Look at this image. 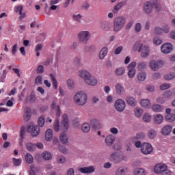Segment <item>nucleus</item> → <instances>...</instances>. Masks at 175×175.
<instances>
[{"mask_svg": "<svg viewBox=\"0 0 175 175\" xmlns=\"http://www.w3.org/2000/svg\"><path fill=\"white\" fill-rule=\"evenodd\" d=\"M122 50H124V46H120L115 50L114 54H116V55H118V54H120Z\"/></svg>", "mask_w": 175, "mask_h": 175, "instance_id": "nucleus-62", "label": "nucleus"}, {"mask_svg": "<svg viewBox=\"0 0 175 175\" xmlns=\"http://www.w3.org/2000/svg\"><path fill=\"white\" fill-rule=\"evenodd\" d=\"M59 139H60V142L63 144H66V143H68V135H66V133H62L60 134Z\"/></svg>", "mask_w": 175, "mask_h": 175, "instance_id": "nucleus-34", "label": "nucleus"}, {"mask_svg": "<svg viewBox=\"0 0 175 175\" xmlns=\"http://www.w3.org/2000/svg\"><path fill=\"white\" fill-rule=\"evenodd\" d=\"M53 131L51 129H48L45 134L46 140L50 142V140L53 139Z\"/></svg>", "mask_w": 175, "mask_h": 175, "instance_id": "nucleus-37", "label": "nucleus"}, {"mask_svg": "<svg viewBox=\"0 0 175 175\" xmlns=\"http://www.w3.org/2000/svg\"><path fill=\"white\" fill-rule=\"evenodd\" d=\"M133 24H135V21L133 20L130 21L126 25V31H130L131 28L133 27Z\"/></svg>", "mask_w": 175, "mask_h": 175, "instance_id": "nucleus-56", "label": "nucleus"}, {"mask_svg": "<svg viewBox=\"0 0 175 175\" xmlns=\"http://www.w3.org/2000/svg\"><path fill=\"white\" fill-rule=\"evenodd\" d=\"M153 33H154V35H162V33H163V29L157 27L154 28Z\"/></svg>", "mask_w": 175, "mask_h": 175, "instance_id": "nucleus-50", "label": "nucleus"}, {"mask_svg": "<svg viewBox=\"0 0 175 175\" xmlns=\"http://www.w3.org/2000/svg\"><path fill=\"white\" fill-rule=\"evenodd\" d=\"M135 31L137 32V33H139L140 31H142V23H137L135 25Z\"/></svg>", "mask_w": 175, "mask_h": 175, "instance_id": "nucleus-58", "label": "nucleus"}, {"mask_svg": "<svg viewBox=\"0 0 175 175\" xmlns=\"http://www.w3.org/2000/svg\"><path fill=\"white\" fill-rule=\"evenodd\" d=\"M170 88V85L169 83H163L160 85V90H162L163 91H165V90H169Z\"/></svg>", "mask_w": 175, "mask_h": 175, "instance_id": "nucleus-60", "label": "nucleus"}, {"mask_svg": "<svg viewBox=\"0 0 175 175\" xmlns=\"http://www.w3.org/2000/svg\"><path fill=\"white\" fill-rule=\"evenodd\" d=\"M115 91L118 95H123V94L125 92V88L122 84L118 83L115 86Z\"/></svg>", "mask_w": 175, "mask_h": 175, "instance_id": "nucleus-18", "label": "nucleus"}, {"mask_svg": "<svg viewBox=\"0 0 175 175\" xmlns=\"http://www.w3.org/2000/svg\"><path fill=\"white\" fill-rule=\"evenodd\" d=\"M141 105L145 109H150L151 107V102L148 99L141 100Z\"/></svg>", "mask_w": 175, "mask_h": 175, "instance_id": "nucleus-27", "label": "nucleus"}, {"mask_svg": "<svg viewBox=\"0 0 175 175\" xmlns=\"http://www.w3.org/2000/svg\"><path fill=\"white\" fill-rule=\"evenodd\" d=\"M44 72V67H43V66L42 65L38 66V67L37 68V73L42 74Z\"/></svg>", "mask_w": 175, "mask_h": 175, "instance_id": "nucleus-63", "label": "nucleus"}, {"mask_svg": "<svg viewBox=\"0 0 175 175\" xmlns=\"http://www.w3.org/2000/svg\"><path fill=\"white\" fill-rule=\"evenodd\" d=\"M125 72H126L125 67H118L115 70V75L116 76H124L125 75Z\"/></svg>", "mask_w": 175, "mask_h": 175, "instance_id": "nucleus-23", "label": "nucleus"}, {"mask_svg": "<svg viewBox=\"0 0 175 175\" xmlns=\"http://www.w3.org/2000/svg\"><path fill=\"white\" fill-rule=\"evenodd\" d=\"M107 53H108L107 47H103L100 51L99 59H104L105 57L107 55Z\"/></svg>", "mask_w": 175, "mask_h": 175, "instance_id": "nucleus-30", "label": "nucleus"}, {"mask_svg": "<svg viewBox=\"0 0 175 175\" xmlns=\"http://www.w3.org/2000/svg\"><path fill=\"white\" fill-rule=\"evenodd\" d=\"M110 159L112 162H114V163H120L121 161H126V157L124 154L115 152L111 154Z\"/></svg>", "mask_w": 175, "mask_h": 175, "instance_id": "nucleus-8", "label": "nucleus"}, {"mask_svg": "<svg viewBox=\"0 0 175 175\" xmlns=\"http://www.w3.org/2000/svg\"><path fill=\"white\" fill-rule=\"evenodd\" d=\"M157 131H155L154 129H150L148 131V136L149 137V139H155V137H157Z\"/></svg>", "mask_w": 175, "mask_h": 175, "instance_id": "nucleus-36", "label": "nucleus"}, {"mask_svg": "<svg viewBox=\"0 0 175 175\" xmlns=\"http://www.w3.org/2000/svg\"><path fill=\"white\" fill-rule=\"evenodd\" d=\"M136 75V69H130L128 72V76L130 79H133Z\"/></svg>", "mask_w": 175, "mask_h": 175, "instance_id": "nucleus-53", "label": "nucleus"}, {"mask_svg": "<svg viewBox=\"0 0 175 175\" xmlns=\"http://www.w3.org/2000/svg\"><path fill=\"white\" fill-rule=\"evenodd\" d=\"M79 75L80 77L83 79L85 83L88 84V85H90L91 87H95L98 84V79L96 77L92 76L90 72L87 70H81L79 71Z\"/></svg>", "mask_w": 175, "mask_h": 175, "instance_id": "nucleus-2", "label": "nucleus"}, {"mask_svg": "<svg viewBox=\"0 0 175 175\" xmlns=\"http://www.w3.org/2000/svg\"><path fill=\"white\" fill-rule=\"evenodd\" d=\"M175 77V74L174 72H170L164 76L165 80H173Z\"/></svg>", "mask_w": 175, "mask_h": 175, "instance_id": "nucleus-54", "label": "nucleus"}, {"mask_svg": "<svg viewBox=\"0 0 175 175\" xmlns=\"http://www.w3.org/2000/svg\"><path fill=\"white\" fill-rule=\"evenodd\" d=\"M25 121H28L31 120V109L27 108L25 111Z\"/></svg>", "mask_w": 175, "mask_h": 175, "instance_id": "nucleus-42", "label": "nucleus"}, {"mask_svg": "<svg viewBox=\"0 0 175 175\" xmlns=\"http://www.w3.org/2000/svg\"><path fill=\"white\" fill-rule=\"evenodd\" d=\"M144 45V44H143V42H142V41H137L133 45V51H138V53H139Z\"/></svg>", "mask_w": 175, "mask_h": 175, "instance_id": "nucleus-24", "label": "nucleus"}, {"mask_svg": "<svg viewBox=\"0 0 175 175\" xmlns=\"http://www.w3.org/2000/svg\"><path fill=\"white\" fill-rule=\"evenodd\" d=\"M127 173H128V168L126 167H120L116 170L115 174L126 175Z\"/></svg>", "mask_w": 175, "mask_h": 175, "instance_id": "nucleus-22", "label": "nucleus"}, {"mask_svg": "<svg viewBox=\"0 0 175 175\" xmlns=\"http://www.w3.org/2000/svg\"><path fill=\"white\" fill-rule=\"evenodd\" d=\"M138 70H144V69H147V63L144 62H141L137 64Z\"/></svg>", "mask_w": 175, "mask_h": 175, "instance_id": "nucleus-43", "label": "nucleus"}, {"mask_svg": "<svg viewBox=\"0 0 175 175\" xmlns=\"http://www.w3.org/2000/svg\"><path fill=\"white\" fill-rule=\"evenodd\" d=\"M137 77L139 81H144L147 79V72H140L137 74Z\"/></svg>", "mask_w": 175, "mask_h": 175, "instance_id": "nucleus-28", "label": "nucleus"}, {"mask_svg": "<svg viewBox=\"0 0 175 175\" xmlns=\"http://www.w3.org/2000/svg\"><path fill=\"white\" fill-rule=\"evenodd\" d=\"M110 28H111V23L109 21L100 22V29L102 31H104V32H109Z\"/></svg>", "mask_w": 175, "mask_h": 175, "instance_id": "nucleus-15", "label": "nucleus"}, {"mask_svg": "<svg viewBox=\"0 0 175 175\" xmlns=\"http://www.w3.org/2000/svg\"><path fill=\"white\" fill-rule=\"evenodd\" d=\"M114 106L117 111L122 113V111L125 110V107H126V104L125 103V101L124 100L118 99L115 102Z\"/></svg>", "mask_w": 175, "mask_h": 175, "instance_id": "nucleus-10", "label": "nucleus"}, {"mask_svg": "<svg viewBox=\"0 0 175 175\" xmlns=\"http://www.w3.org/2000/svg\"><path fill=\"white\" fill-rule=\"evenodd\" d=\"M173 94H174L173 92H172L171 90H167L164 92L163 96H164V98L170 99V98H172V96H173Z\"/></svg>", "mask_w": 175, "mask_h": 175, "instance_id": "nucleus-52", "label": "nucleus"}, {"mask_svg": "<svg viewBox=\"0 0 175 175\" xmlns=\"http://www.w3.org/2000/svg\"><path fill=\"white\" fill-rule=\"evenodd\" d=\"M57 162H58V163H65V162H66V158L62 155H58Z\"/></svg>", "mask_w": 175, "mask_h": 175, "instance_id": "nucleus-51", "label": "nucleus"}, {"mask_svg": "<svg viewBox=\"0 0 175 175\" xmlns=\"http://www.w3.org/2000/svg\"><path fill=\"white\" fill-rule=\"evenodd\" d=\"M126 102L129 106L135 107L136 106V105H137V100H136L135 98L132 96H126Z\"/></svg>", "mask_w": 175, "mask_h": 175, "instance_id": "nucleus-21", "label": "nucleus"}, {"mask_svg": "<svg viewBox=\"0 0 175 175\" xmlns=\"http://www.w3.org/2000/svg\"><path fill=\"white\" fill-rule=\"evenodd\" d=\"M23 5H17L15 7L14 10L16 13H19V14H21V12H23Z\"/></svg>", "mask_w": 175, "mask_h": 175, "instance_id": "nucleus-61", "label": "nucleus"}, {"mask_svg": "<svg viewBox=\"0 0 175 175\" xmlns=\"http://www.w3.org/2000/svg\"><path fill=\"white\" fill-rule=\"evenodd\" d=\"M90 36L91 33L88 31H82L78 34L79 40L81 43H88Z\"/></svg>", "mask_w": 175, "mask_h": 175, "instance_id": "nucleus-7", "label": "nucleus"}, {"mask_svg": "<svg viewBox=\"0 0 175 175\" xmlns=\"http://www.w3.org/2000/svg\"><path fill=\"white\" fill-rule=\"evenodd\" d=\"M67 86L68 88H70V90H73V88L75 87V81H73L72 79H68L67 80Z\"/></svg>", "mask_w": 175, "mask_h": 175, "instance_id": "nucleus-48", "label": "nucleus"}, {"mask_svg": "<svg viewBox=\"0 0 175 175\" xmlns=\"http://www.w3.org/2000/svg\"><path fill=\"white\" fill-rule=\"evenodd\" d=\"M27 132H29L33 137L38 136L40 133V129L38 125H29L27 126Z\"/></svg>", "mask_w": 175, "mask_h": 175, "instance_id": "nucleus-12", "label": "nucleus"}, {"mask_svg": "<svg viewBox=\"0 0 175 175\" xmlns=\"http://www.w3.org/2000/svg\"><path fill=\"white\" fill-rule=\"evenodd\" d=\"M135 175H146V170L143 168H137L134 170Z\"/></svg>", "mask_w": 175, "mask_h": 175, "instance_id": "nucleus-38", "label": "nucleus"}, {"mask_svg": "<svg viewBox=\"0 0 175 175\" xmlns=\"http://www.w3.org/2000/svg\"><path fill=\"white\" fill-rule=\"evenodd\" d=\"M152 109L154 113H162V111H163V106L154 104L152 106Z\"/></svg>", "mask_w": 175, "mask_h": 175, "instance_id": "nucleus-25", "label": "nucleus"}, {"mask_svg": "<svg viewBox=\"0 0 175 175\" xmlns=\"http://www.w3.org/2000/svg\"><path fill=\"white\" fill-rule=\"evenodd\" d=\"M115 142H116V136L113 135H109L105 137V143L107 146H108L109 147H110L111 146H113Z\"/></svg>", "mask_w": 175, "mask_h": 175, "instance_id": "nucleus-19", "label": "nucleus"}, {"mask_svg": "<svg viewBox=\"0 0 175 175\" xmlns=\"http://www.w3.org/2000/svg\"><path fill=\"white\" fill-rule=\"evenodd\" d=\"M143 121L150 122V121H151V116L148 113H145L143 116Z\"/></svg>", "mask_w": 175, "mask_h": 175, "instance_id": "nucleus-57", "label": "nucleus"}, {"mask_svg": "<svg viewBox=\"0 0 175 175\" xmlns=\"http://www.w3.org/2000/svg\"><path fill=\"white\" fill-rule=\"evenodd\" d=\"M35 100H36L35 95L33 94V93H31L29 96V98L27 96L25 100V103H28V102H30V103H33Z\"/></svg>", "mask_w": 175, "mask_h": 175, "instance_id": "nucleus-45", "label": "nucleus"}, {"mask_svg": "<svg viewBox=\"0 0 175 175\" xmlns=\"http://www.w3.org/2000/svg\"><path fill=\"white\" fill-rule=\"evenodd\" d=\"M163 65H165V62L163 61L151 60L149 63L150 68L154 72H157V70H159V68H162Z\"/></svg>", "mask_w": 175, "mask_h": 175, "instance_id": "nucleus-9", "label": "nucleus"}, {"mask_svg": "<svg viewBox=\"0 0 175 175\" xmlns=\"http://www.w3.org/2000/svg\"><path fill=\"white\" fill-rule=\"evenodd\" d=\"M155 1L150 0L144 3L142 10L145 14H151L155 8Z\"/></svg>", "mask_w": 175, "mask_h": 175, "instance_id": "nucleus-6", "label": "nucleus"}, {"mask_svg": "<svg viewBox=\"0 0 175 175\" xmlns=\"http://www.w3.org/2000/svg\"><path fill=\"white\" fill-rule=\"evenodd\" d=\"M52 108L55 110L56 116L57 117H59V116H61V109H59V105H57V103H55V101L53 102Z\"/></svg>", "mask_w": 175, "mask_h": 175, "instance_id": "nucleus-32", "label": "nucleus"}, {"mask_svg": "<svg viewBox=\"0 0 175 175\" xmlns=\"http://www.w3.org/2000/svg\"><path fill=\"white\" fill-rule=\"evenodd\" d=\"M72 18L75 23H77L78 24H81V21H83V15H81V14H72Z\"/></svg>", "mask_w": 175, "mask_h": 175, "instance_id": "nucleus-26", "label": "nucleus"}, {"mask_svg": "<svg viewBox=\"0 0 175 175\" xmlns=\"http://www.w3.org/2000/svg\"><path fill=\"white\" fill-rule=\"evenodd\" d=\"M139 53H141V56L142 58H147L148 55H150V47L147 45H144L141 48V50L139 51Z\"/></svg>", "mask_w": 175, "mask_h": 175, "instance_id": "nucleus-14", "label": "nucleus"}, {"mask_svg": "<svg viewBox=\"0 0 175 175\" xmlns=\"http://www.w3.org/2000/svg\"><path fill=\"white\" fill-rule=\"evenodd\" d=\"M42 76H38V77H36L35 83H36V84H42Z\"/></svg>", "mask_w": 175, "mask_h": 175, "instance_id": "nucleus-64", "label": "nucleus"}, {"mask_svg": "<svg viewBox=\"0 0 175 175\" xmlns=\"http://www.w3.org/2000/svg\"><path fill=\"white\" fill-rule=\"evenodd\" d=\"M79 172L83 174H90L94 173L95 172V167L94 166H89V167H83L79 169Z\"/></svg>", "mask_w": 175, "mask_h": 175, "instance_id": "nucleus-16", "label": "nucleus"}, {"mask_svg": "<svg viewBox=\"0 0 175 175\" xmlns=\"http://www.w3.org/2000/svg\"><path fill=\"white\" fill-rule=\"evenodd\" d=\"M44 122H46V120L44 119V116H42L38 118V124L39 126H44Z\"/></svg>", "mask_w": 175, "mask_h": 175, "instance_id": "nucleus-49", "label": "nucleus"}, {"mask_svg": "<svg viewBox=\"0 0 175 175\" xmlns=\"http://www.w3.org/2000/svg\"><path fill=\"white\" fill-rule=\"evenodd\" d=\"M126 24V19L124 16H116L113 20V31L120 32Z\"/></svg>", "mask_w": 175, "mask_h": 175, "instance_id": "nucleus-4", "label": "nucleus"}, {"mask_svg": "<svg viewBox=\"0 0 175 175\" xmlns=\"http://www.w3.org/2000/svg\"><path fill=\"white\" fill-rule=\"evenodd\" d=\"M154 148L150 144L145 143L142 146L141 151L144 155H148L152 152Z\"/></svg>", "mask_w": 175, "mask_h": 175, "instance_id": "nucleus-11", "label": "nucleus"}, {"mask_svg": "<svg viewBox=\"0 0 175 175\" xmlns=\"http://www.w3.org/2000/svg\"><path fill=\"white\" fill-rule=\"evenodd\" d=\"M165 120L168 122H173L175 121V114L174 113H169L165 116Z\"/></svg>", "mask_w": 175, "mask_h": 175, "instance_id": "nucleus-41", "label": "nucleus"}, {"mask_svg": "<svg viewBox=\"0 0 175 175\" xmlns=\"http://www.w3.org/2000/svg\"><path fill=\"white\" fill-rule=\"evenodd\" d=\"M51 79L53 81V85L55 90H57L58 88V81H57V79H55V76L53 74H50Z\"/></svg>", "mask_w": 175, "mask_h": 175, "instance_id": "nucleus-46", "label": "nucleus"}, {"mask_svg": "<svg viewBox=\"0 0 175 175\" xmlns=\"http://www.w3.org/2000/svg\"><path fill=\"white\" fill-rule=\"evenodd\" d=\"M12 161L15 166H20V165H21V162H22L21 159L13 158Z\"/></svg>", "mask_w": 175, "mask_h": 175, "instance_id": "nucleus-59", "label": "nucleus"}, {"mask_svg": "<svg viewBox=\"0 0 175 175\" xmlns=\"http://www.w3.org/2000/svg\"><path fill=\"white\" fill-rule=\"evenodd\" d=\"M25 159L26 162L29 165L33 163V157H32V154L29 153H26V154L25 155Z\"/></svg>", "mask_w": 175, "mask_h": 175, "instance_id": "nucleus-35", "label": "nucleus"}, {"mask_svg": "<svg viewBox=\"0 0 175 175\" xmlns=\"http://www.w3.org/2000/svg\"><path fill=\"white\" fill-rule=\"evenodd\" d=\"M26 148L28 151H35V150H36V145L32 143H28L26 145Z\"/></svg>", "mask_w": 175, "mask_h": 175, "instance_id": "nucleus-47", "label": "nucleus"}, {"mask_svg": "<svg viewBox=\"0 0 175 175\" xmlns=\"http://www.w3.org/2000/svg\"><path fill=\"white\" fill-rule=\"evenodd\" d=\"M91 129V125L88 123H83L81 126V131L83 133H88Z\"/></svg>", "mask_w": 175, "mask_h": 175, "instance_id": "nucleus-33", "label": "nucleus"}, {"mask_svg": "<svg viewBox=\"0 0 175 175\" xmlns=\"http://www.w3.org/2000/svg\"><path fill=\"white\" fill-rule=\"evenodd\" d=\"M38 172H39V167H36L35 165H30L29 175H37L36 173H38Z\"/></svg>", "mask_w": 175, "mask_h": 175, "instance_id": "nucleus-31", "label": "nucleus"}, {"mask_svg": "<svg viewBox=\"0 0 175 175\" xmlns=\"http://www.w3.org/2000/svg\"><path fill=\"white\" fill-rule=\"evenodd\" d=\"M161 50L164 54H169L173 50V46L170 43H165L161 46Z\"/></svg>", "mask_w": 175, "mask_h": 175, "instance_id": "nucleus-13", "label": "nucleus"}, {"mask_svg": "<svg viewBox=\"0 0 175 175\" xmlns=\"http://www.w3.org/2000/svg\"><path fill=\"white\" fill-rule=\"evenodd\" d=\"M135 116L138 118H140L143 116V109L142 108L137 107L134 109Z\"/></svg>", "mask_w": 175, "mask_h": 175, "instance_id": "nucleus-39", "label": "nucleus"}, {"mask_svg": "<svg viewBox=\"0 0 175 175\" xmlns=\"http://www.w3.org/2000/svg\"><path fill=\"white\" fill-rule=\"evenodd\" d=\"M88 99V96L84 92H78L74 96V102L77 106H84Z\"/></svg>", "mask_w": 175, "mask_h": 175, "instance_id": "nucleus-3", "label": "nucleus"}, {"mask_svg": "<svg viewBox=\"0 0 175 175\" xmlns=\"http://www.w3.org/2000/svg\"><path fill=\"white\" fill-rule=\"evenodd\" d=\"M153 43L156 46H159V44H162V39L159 38V37H155L153 39Z\"/></svg>", "mask_w": 175, "mask_h": 175, "instance_id": "nucleus-55", "label": "nucleus"}, {"mask_svg": "<svg viewBox=\"0 0 175 175\" xmlns=\"http://www.w3.org/2000/svg\"><path fill=\"white\" fill-rule=\"evenodd\" d=\"M124 3L122 2L118 3L116 5L113 7V10H112L113 13H114V14L118 13V10H120V9H121Z\"/></svg>", "mask_w": 175, "mask_h": 175, "instance_id": "nucleus-40", "label": "nucleus"}, {"mask_svg": "<svg viewBox=\"0 0 175 175\" xmlns=\"http://www.w3.org/2000/svg\"><path fill=\"white\" fill-rule=\"evenodd\" d=\"M42 155L45 161H50L52 158L51 153L49 151L44 152Z\"/></svg>", "mask_w": 175, "mask_h": 175, "instance_id": "nucleus-44", "label": "nucleus"}, {"mask_svg": "<svg viewBox=\"0 0 175 175\" xmlns=\"http://www.w3.org/2000/svg\"><path fill=\"white\" fill-rule=\"evenodd\" d=\"M69 128V119L68 118V115L64 113L62 116V120L61 122V126L59 127V120L56 119L55 122V124L53 125V129L55 132H58L60 129L62 132H68V129Z\"/></svg>", "mask_w": 175, "mask_h": 175, "instance_id": "nucleus-1", "label": "nucleus"}, {"mask_svg": "<svg viewBox=\"0 0 175 175\" xmlns=\"http://www.w3.org/2000/svg\"><path fill=\"white\" fill-rule=\"evenodd\" d=\"M154 172L161 175H170V170H167V166L164 163H159L154 167Z\"/></svg>", "mask_w": 175, "mask_h": 175, "instance_id": "nucleus-5", "label": "nucleus"}, {"mask_svg": "<svg viewBox=\"0 0 175 175\" xmlns=\"http://www.w3.org/2000/svg\"><path fill=\"white\" fill-rule=\"evenodd\" d=\"M154 120L156 124H161L163 122V116L159 113L154 117Z\"/></svg>", "mask_w": 175, "mask_h": 175, "instance_id": "nucleus-29", "label": "nucleus"}, {"mask_svg": "<svg viewBox=\"0 0 175 175\" xmlns=\"http://www.w3.org/2000/svg\"><path fill=\"white\" fill-rule=\"evenodd\" d=\"M172 131H173V127L170 125H166L162 128L161 133L163 136H167L172 133Z\"/></svg>", "mask_w": 175, "mask_h": 175, "instance_id": "nucleus-20", "label": "nucleus"}, {"mask_svg": "<svg viewBox=\"0 0 175 175\" xmlns=\"http://www.w3.org/2000/svg\"><path fill=\"white\" fill-rule=\"evenodd\" d=\"M90 126L95 130H99L102 128L100 122L96 119H93L90 121Z\"/></svg>", "mask_w": 175, "mask_h": 175, "instance_id": "nucleus-17", "label": "nucleus"}]
</instances>
